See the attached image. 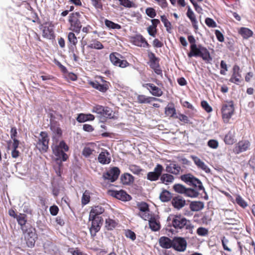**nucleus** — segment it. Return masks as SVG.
<instances>
[{
  "mask_svg": "<svg viewBox=\"0 0 255 255\" xmlns=\"http://www.w3.org/2000/svg\"><path fill=\"white\" fill-rule=\"evenodd\" d=\"M50 128L53 132V138L56 140H58L59 138L62 137L63 133L60 125L57 122L51 123Z\"/></svg>",
  "mask_w": 255,
  "mask_h": 255,
  "instance_id": "20",
  "label": "nucleus"
},
{
  "mask_svg": "<svg viewBox=\"0 0 255 255\" xmlns=\"http://www.w3.org/2000/svg\"><path fill=\"white\" fill-rule=\"evenodd\" d=\"M250 146L251 143L248 140H240L234 146L233 152L235 154H239L248 150Z\"/></svg>",
  "mask_w": 255,
  "mask_h": 255,
  "instance_id": "18",
  "label": "nucleus"
},
{
  "mask_svg": "<svg viewBox=\"0 0 255 255\" xmlns=\"http://www.w3.org/2000/svg\"><path fill=\"white\" fill-rule=\"evenodd\" d=\"M40 137L36 144V148L41 153L46 152L49 148V138L46 131H41Z\"/></svg>",
  "mask_w": 255,
  "mask_h": 255,
  "instance_id": "9",
  "label": "nucleus"
},
{
  "mask_svg": "<svg viewBox=\"0 0 255 255\" xmlns=\"http://www.w3.org/2000/svg\"><path fill=\"white\" fill-rule=\"evenodd\" d=\"M91 194V192L88 190L84 191L81 198V204L83 206L90 202Z\"/></svg>",
  "mask_w": 255,
  "mask_h": 255,
  "instance_id": "45",
  "label": "nucleus"
},
{
  "mask_svg": "<svg viewBox=\"0 0 255 255\" xmlns=\"http://www.w3.org/2000/svg\"><path fill=\"white\" fill-rule=\"evenodd\" d=\"M167 220L171 221V226L176 230L184 229L190 234H193L194 225L190 220L181 215H171L168 218Z\"/></svg>",
  "mask_w": 255,
  "mask_h": 255,
  "instance_id": "1",
  "label": "nucleus"
},
{
  "mask_svg": "<svg viewBox=\"0 0 255 255\" xmlns=\"http://www.w3.org/2000/svg\"><path fill=\"white\" fill-rule=\"evenodd\" d=\"M89 85L93 88L99 90L101 92L105 93L109 89L110 83L104 81V83L101 84L97 81H90Z\"/></svg>",
  "mask_w": 255,
  "mask_h": 255,
  "instance_id": "19",
  "label": "nucleus"
},
{
  "mask_svg": "<svg viewBox=\"0 0 255 255\" xmlns=\"http://www.w3.org/2000/svg\"><path fill=\"white\" fill-rule=\"evenodd\" d=\"M98 161L102 164H108L110 163L111 159L110 153L106 149L102 151L98 157Z\"/></svg>",
  "mask_w": 255,
  "mask_h": 255,
  "instance_id": "25",
  "label": "nucleus"
},
{
  "mask_svg": "<svg viewBox=\"0 0 255 255\" xmlns=\"http://www.w3.org/2000/svg\"><path fill=\"white\" fill-rule=\"evenodd\" d=\"M143 87L147 89L149 92L156 97H160L163 94L161 89L151 83H146L143 84Z\"/></svg>",
  "mask_w": 255,
  "mask_h": 255,
  "instance_id": "22",
  "label": "nucleus"
},
{
  "mask_svg": "<svg viewBox=\"0 0 255 255\" xmlns=\"http://www.w3.org/2000/svg\"><path fill=\"white\" fill-rule=\"evenodd\" d=\"M7 149L8 150H14V149H17L20 141L17 139L14 140H9L7 142Z\"/></svg>",
  "mask_w": 255,
  "mask_h": 255,
  "instance_id": "46",
  "label": "nucleus"
},
{
  "mask_svg": "<svg viewBox=\"0 0 255 255\" xmlns=\"http://www.w3.org/2000/svg\"><path fill=\"white\" fill-rule=\"evenodd\" d=\"M105 24L106 26L109 28L117 29H120L121 28V26L120 24L114 23V22L107 19H105Z\"/></svg>",
  "mask_w": 255,
  "mask_h": 255,
  "instance_id": "51",
  "label": "nucleus"
},
{
  "mask_svg": "<svg viewBox=\"0 0 255 255\" xmlns=\"http://www.w3.org/2000/svg\"><path fill=\"white\" fill-rule=\"evenodd\" d=\"M212 213L209 214V212H205L201 218V221L203 224L207 225L212 221Z\"/></svg>",
  "mask_w": 255,
  "mask_h": 255,
  "instance_id": "55",
  "label": "nucleus"
},
{
  "mask_svg": "<svg viewBox=\"0 0 255 255\" xmlns=\"http://www.w3.org/2000/svg\"><path fill=\"white\" fill-rule=\"evenodd\" d=\"M74 32L71 31L68 33L67 36L68 47L72 52H74V49L76 48V45L78 43L77 38Z\"/></svg>",
  "mask_w": 255,
  "mask_h": 255,
  "instance_id": "23",
  "label": "nucleus"
},
{
  "mask_svg": "<svg viewBox=\"0 0 255 255\" xmlns=\"http://www.w3.org/2000/svg\"><path fill=\"white\" fill-rule=\"evenodd\" d=\"M235 111L233 101L227 102L224 104L221 109L222 117L224 123L227 124L234 114Z\"/></svg>",
  "mask_w": 255,
  "mask_h": 255,
  "instance_id": "6",
  "label": "nucleus"
},
{
  "mask_svg": "<svg viewBox=\"0 0 255 255\" xmlns=\"http://www.w3.org/2000/svg\"><path fill=\"white\" fill-rule=\"evenodd\" d=\"M89 221L92 222L91 227L90 228L91 236L95 237L97 232H98L103 224V219L102 217L89 218Z\"/></svg>",
  "mask_w": 255,
  "mask_h": 255,
  "instance_id": "14",
  "label": "nucleus"
},
{
  "mask_svg": "<svg viewBox=\"0 0 255 255\" xmlns=\"http://www.w3.org/2000/svg\"><path fill=\"white\" fill-rule=\"evenodd\" d=\"M172 243V248L176 251L182 252L186 249L187 243L184 238L174 237Z\"/></svg>",
  "mask_w": 255,
  "mask_h": 255,
  "instance_id": "15",
  "label": "nucleus"
},
{
  "mask_svg": "<svg viewBox=\"0 0 255 255\" xmlns=\"http://www.w3.org/2000/svg\"><path fill=\"white\" fill-rule=\"evenodd\" d=\"M182 181L197 189H204L201 181L191 173L185 174L180 176Z\"/></svg>",
  "mask_w": 255,
  "mask_h": 255,
  "instance_id": "7",
  "label": "nucleus"
},
{
  "mask_svg": "<svg viewBox=\"0 0 255 255\" xmlns=\"http://www.w3.org/2000/svg\"><path fill=\"white\" fill-rule=\"evenodd\" d=\"M163 170V167L162 165L157 164L154 168L153 171L149 172L147 174V179L150 181L158 180L160 178Z\"/></svg>",
  "mask_w": 255,
  "mask_h": 255,
  "instance_id": "17",
  "label": "nucleus"
},
{
  "mask_svg": "<svg viewBox=\"0 0 255 255\" xmlns=\"http://www.w3.org/2000/svg\"><path fill=\"white\" fill-rule=\"evenodd\" d=\"M69 150V146L64 140H61L58 144L52 147L53 154L57 157L56 161L60 160V164L62 161H65L68 158V155L65 152Z\"/></svg>",
  "mask_w": 255,
  "mask_h": 255,
  "instance_id": "3",
  "label": "nucleus"
},
{
  "mask_svg": "<svg viewBox=\"0 0 255 255\" xmlns=\"http://www.w3.org/2000/svg\"><path fill=\"white\" fill-rule=\"evenodd\" d=\"M121 181L124 185H130L134 181V177L130 174L125 173L121 176Z\"/></svg>",
  "mask_w": 255,
  "mask_h": 255,
  "instance_id": "34",
  "label": "nucleus"
},
{
  "mask_svg": "<svg viewBox=\"0 0 255 255\" xmlns=\"http://www.w3.org/2000/svg\"><path fill=\"white\" fill-rule=\"evenodd\" d=\"M186 188L182 184H176L173 186V189L174 191L179 193H185L186 192Z\"/></svg>",
  "mask_w": 255,
  "mask_h": 255,
  "instance_id": "57",
  "label": "nucleus"
},
{
  "mask_svg": "<svg viewBox=\"0 0 255 255\" xmlns=\"http://www.w3.org/2000/svg\"><path fill=\"white\" fill-rule=\"evenodd\" d=\"M181 170V167L177 164L174 163H171L167 165L165 168V171L169 173L174 175H178L179 174Z\"/></svg>",
  "mask_w": 255,
  "mask_h": 255,
  "instance_id": "29",
  "label": "nucleus"
},
{
  "mask_svg": "<svg viewBox=\"0 0 255 255\" xmlns=\"http://www.w3.org/2000/svg\"><path fill=\"white\" fill-rule=\"evenodd\" d=\"M137 208L139 210V212L137 214V216L143 220L147 221L150 215L149 205L145 202H140L137 203Z\"/></svg>",
  "mask_w": 255,
  "mask_h": 255,
  "instance_id": "12",
  "label": "nucleus"
},
{
  "mask_svg": "<svg viewBox=\"0 0 255 255\" xmlns=\"http://www.w3.org/2000/svg\"><path fill=\"white\" fill-rule=\"evenodd\" d=\"M88 47L91 49L101 50L104 48V46L100 41L95 39L91 41L90 43L88 45Z\"/></svg>",
  "mask_w": 255,
  "mask_h": 255,
  "instance_id": "41",
  "label": "nucleus"
},
{
  "mask_svg": "<svg viewBox=\"0 0 255 255\" xmlns=\"http://www.w3.org/2000/svg\"><path fill=\"white\" fill-rule=\"evenodd\" d=\"M148 57L149 59L148 63L150 67L157 75L160 76L162 78V70L159 64L160 59L156 57L155 54L152 52H148Z\"/></svg>",
  "mask_w": 255,
  "mask_h": 255,
  "instance_id": "8",
  "label": "nucleus"
},
{
  "mask_svg": "<svg viewBox=\"0 0 255 255\" xmlns=\"http://www.w3.org/2000/svg\"><path fill=\"white\" fill-rule=\"evenodd\" d=\"M205 22L206 24L209 27L214 28L217 27V24L216 22L211 18H206L205 19Z\"/></svg>",
  "mask_w": 255,
  "mask_h": 255,
  "instance_id": "62",
  "label": "nucleus"
},
{
  "mask_svg": "<svg viewBox=\"0 0 255 255\" xmlns=\"http://www.w3.org/2000/svg\"><path fill=\"white\" fill-rule=\"evenodd\" d=\"M171 203L175 208L180 209L185 206V201L182 197L178 196L173 198Z\"/></svg>",
  "mask_w": 255,
  "mask_h": 255,
  "instance_id": "32",
  "label": "nucleus"
},
{
  "mask_svg": "<svg viewBox=\"0 0 255 255\" xmlns=\"http://www.w3.org/2000/svg\"><path fill=\"white\" fill-rule=\"evenodd\" d=\"M120 2V5L127 7L131 8L135 7V4L134 2L131 1L129 0H118Z\"/></svg>",
  "mask_w": 255,
  "mask_h": 255,
  "instance_id": "54",
  "label": "nucleus"
},
{
  "mask_svg": "<svg viewBox=\"0 0 255 255\" xmlns=\"http://www.w3.org/2000/svg\"><path fill=\"white\" fill-rule=\"evenodd\" d=\"M160 18L161 21L163 23L164 26L166 27V31L170 33L172 29L171 22L167 19L165 15H161Z\"/></svg>",
  "mask_w": 255,
  "mask_h": 255,
  "instance_id": "50",
  "label": "nucleus"
},
{
  "mask_svg": "<svg viewBox=\"0 0 255 255\" xmlns=\"http://www.w3.org/2000/svg\"><path fill=\"white\" fill-rule=\"evenodd\" d=\"M240 72V67L237 65H235L233 68V74L230 79V82L238 84L241 81L242 76Z\"/></svg>",
  "mask_w": 255,
  "mask_h": 255,
  "instance_id": "21",
  "label": "nucleus"
},
{
  "mask_svg": "<svg viewBox=\"0 0 255 255\" xmlns=\"http://www.w3.org/2000/svg\"><path fill=\"white\" fill-rule=\"evenodd\" d=\"M147 220L148 221L149 228L152 231H157L160 229V224L156 221L154 217H152L150 215L149 218Z\"/></svg>",
  "mask_w": 255,
  "mask_h": 255,
  "instance_id": "35",
  "label": "nucleus"
},
{
  "mask_svg": "<svg viewBox=\"0 0 255 255\" xmlns=\"http://www.w3.org/2000/svg\"><path fill=\"white\" fill-rule=\"evenodd\" d=\"M18 224L20 226V229L22 230V228L23 227L24 229L29 227V225H26V223L27 222L26 220V216L24 214H19L18 215L17 217L16 218Z\"/></svg>",
  "mask_w": 255,
  "mask_h": 255,
  "instance_id": "42",
  "label": "nucleus"
},
{
  "mask_svg": "<svg viewBox=\"0 0 255 255\" xmlns=\"http://www.w3.org/2000/svg\"><path fill=\"white\" fill-rule=\"evenodd\" d=\"M208 233V230L204 227H199L197 230V234L200 236H206Z\"/></svg>",
  "mask_w": 255,
  "mask_h": 255,
  "instance_id": "60",
  "label": "nucleus"
},
{
  "mask_svg": "<svg viewBox=\"0 0 255 255\" xmlns=\"http://www.w3.org/2000/svg\"><path fill=\"white\" fill-rule=\"evenodd\" d=\"M104 107L101 105H96L94 107L92 110V112L97 113L102 116L104 111Z\"/></svg>",
  "mask_w": 255,
  "mask_h": 255,
  "instance_id": "63",
  "label": "nucleus"
},
{
  "mask_svg": "<svg viewBox=\"0 0 255 255\" xmlns=\"http://www.w3.org/2000/svg\"><path fill=\"white\" fill-rule=\"evenodd\" d=\"M123 58V56L118 52H113L110 55V60L112 63L122 68L129 65V63L126 60L122 59Z\"/></svg>",
  "mask_w": 255,
  "mask_h": 255,
  "instance_id": "11",
  "label": "nucleus"
},
{
  "mask_svg": "<svg viewBox=\"0 0 255 255\" xmlns=\"http://www.w3.org/2000/svg\"><path fill=\"white\" fill-rule=\"evenodd\" d=\"M160 199L162 202H168L172 198L171 194L166 190H164L160 194Z\"/></svg>",
  "mask_w": 255,
  "mask_h": 255,
  "instance_id": "48",
  "label": "nucleus"
},
{
  "mask_svg": "<svg viewBox=\"0 0 255 255\" xmlns=\"http://www.w3.org/2000/svg\"><path fill=\"white\" fill-rule=\"evenodd\" d=\"M232 240L233 239L231 238L223 237L222 238V244L225 250L229 252L231 251L230 247L232 246Z\"/></svg>",
  "mask_w": 255,
  "mask_h": 255,
  "instance_id": "39",
  "label": "nucleus"
},
{
  "mask_svg": "<svg viewBox=\"0 0 255 255\" xmlns=\"http://www.w3.org/2000/svg\"><path fill=\"white\" fill-rule=\"evenodd\" d=\"M81 14L79 12H75L70 13L68 16V22L70 24L69 29L77 34L80 32L82 27L80 19Z\"/></svg>",
  "mask_w": 255,
  "mask_h": 255,
  "instance_id": "4",
  "label": "nucleus"
},
{
  "mask_svg": "<svg viewBox=\"0 0 255 255\" xmlns=\"http://www.w3.org/2000/svg\"><path fill=\"white\" fill-rule=\"evenodd\" d=\"M104 211V208L101 206H93L90 212L89 217L93 218L94 219V218L101 217L99 215L103 213Z\"/></svg>",
  "mask_w": 255,
  "mask_h": 255,
  "instance_id": "27",
  "label": "nucleus"
},
{
  "mask_svg": "<svg viewBox=\"0 0 255 255\" xmlns=\"http://www.w3.org/2000/svg\"><path fill=\"white\" fill-rule=\"evenodd\" d=\"M118 224V222L109 218L106 220L105 228L109 231L113 230L117 226Z\"/></svg>",
  "mask_w": 255,
  "mask_h": 255,
  "instance_id": "44",
  "label": "nucleus"
},
{
  "mask_svg": "<svg viewBox=\"0 0 255 255\" xmlns=\"http://www.w3.org/2000/svg\"><path fill=\"white\" fill-rule=\"evenodd\" d=\"M22 231L27 246L29 248L33 247L35 245L36 240L37 238L35 228L29 225V227L25 229L23 227Z\"/></svg>",
  "mask_w": 255,
  "mask_h": 255,
  "instance_id": "5",
  "label": "nucleus"
},
{
  "mask_svg": "<svg viewBox=\"0 0 255 255\" xmlns=\"http://www.w3.org/2000/svg\"><path fill=\"white\" fill-rule=\"evenodd\" d=\"M146 14L150 18H154L156 15L155 10L152 7H148L145 10Z\"/></svg>",
  "mask_w": 255,
  "mask_h": 255,
  "instance_id": "61",
  "label": "nucleus"
},
{
  "mask_svg": "<svg viewBox=\"0 0 255 255\" xmlns=\"http://www.w3.org/2000/svg\"><path fill=\"white\" fill-rule=\"evenodd\" d=\"M175 119H178L180 121L183 122L184 124H192L187 116L181 113L178 114V115L176 116Z\"/></svg>",
  "mask_w": 255,
  "mask_h": 255,
  "instance_id": "56",
  "label": "nucleus"
},
{
  "mask_svg": "<svg viewBox=\"0 0 255 255\" xmlns=\"http://www.w3.org/2000/svg\"><path fill=\"white\" fill-rule=\"evenodd\" d=\"M165 114L168 117L176 118V113L173 103H169L165 108Z\"/></svg>",
  "mask_w": 255,
  "mask_h": 255,
  "instance_id": "30",
  "label": "nucleus"
},
{
  "mask_svg": "<svg viewBox=\"0 0 255 255\" xmlns=\"http://www.w3.org/2000/svg\"><path fill=\"white\" fill-rule=\"evenodd\" d=\"M102 116L108 119H112L113 118V110L109 107H104V111Z\"/></svg>",
  "mask_w": 255,
  "mask_h": 255,
  "instance_id": "53",
  "label": "nucleus"
},
{
  "mask_svg": "<svg viewBox=\"0 0 255 255\" xmlns=\"http://www.w3.org/2000/svg\"><path fill=\"white\" fill-rule=\"evenodd\" d=\"M204 204L201 201L192 202L190 204V208L192 211H199L203 209Z\"/></svg>",
  "mask_w": 255,
  "mask_h": 255,
  "instance_id": "43",
  "label": "nucleus"
},
{
  "mask_svg": "<svg viewBox=\"0 0 255 255\" xmlns=\"http://www.w3.org/2000/svg\"><path fill=\"white\" fill-rule=\"evenodd\" d=\"M201 106L202 108L207 113H210L213 111L212 108L206 101H202L201 102Z\"/></svg>",
  "mask_w": 255,
  "mask_h": 255,
  "instance_id": "59",
  "label": "nucleus"
},
{
  "mask_svg": "<svg viewBox=\"0 0 255 255\" xmlns=\"http://www.w3.org/2000/svg\"><path fill=\"white\" fill-rule=\"evenodd\" d=\"M236 203L243 209L248 207L247 202L239 194L236 195Z\"/></svg>",
  "mask_w": 255,
  "mask_h": 255,
  "instance_id": "49",
  "label": "nucleus"
},
{
  "mask_svg": "<svg viewBox=\"0 0 255 255\" xmlns=\"http://www.w3.org/2000/svg\"><path fill=\"white\" fill-rule=\"evenodd\" d=\"M92 5L96 8L103 10V4L101 0H91Z\"/></svg>",
  "mask_w": 255,
  "mask_h": 255,
  "instance_id": "64",
  "label": "nucleus"
},
{
  "mask_svg": "<svg viewBox=\"0 0 255 255\" xmlns=\"http://www.w3.org/2000/svg\"><path fill=\"white\" fill-rule=\"evenodd\" d=\"M133 43L138 46L149 47L150 45L148 43L145 39L141 35H136L133 38Z\"/></svg>",
  "mask_w": 255,
  "mask_h": 255,
  "instance_id": "26",
  "label": "nucleus"
},
{
  "mask_svg": "<svg viewBox=\"0 0 255 255\" xmlns=\"http://www.w3.org/2000/svg\"><path fill=\"white\" fill-rule=\"evenodd\" d=\"M192 158L198 167L202 169L206 173H209L210 172V168L199 158L197 156H192Z\"/></svg>",
  "mask_w": 255,
  "mask_h": 255,
  "instance_id": "33",
  "label": "nucleus"
},
{
  "mask_svg": "<svg viewBox=\"0 0 255 255\" xmlns=\"http://www.w3.org/2000/svg\"><path fill=\"white\" fill-rule=\"evenodd\" d=\"M160 179L162 183L165 184V185H169L173 182L174 177L171 174L163 173L162 174H161Z\"/></svg>",
  "mask_w": 255,
  "mask_h": 255,
  "instance_id": "38",
  "label": "nucleus"
},
{
  "mask_svg": "<svg viewBox=\"0 0 255 255\" xmlns=\"http://www.w3.org/2000/svg\"><path fill=\"white\" fill-rule=\"evenodd\" d=\"M236 131L234 128L230 130L225 135L224 141L226 144L233 145L236 141Z\"/></svg>",
  "mask_w": 255,
  "mask_h": 255,
  "instance_id": "24",
  "label": "nucleus"
},
{
  "mask_svg": "<svg viewBox=\"0 0 255 255\" xmlns=\"http://www.w3.org/2000/svg\"><path fill=\"white\" fill-rule=\"evenodd\" d=\"M190 52L188 53L189 57H200L206 63H211L212 57L205 47L201 45H190Z\"/></svg>",
  "mask_w": 255,
  "mask_h": 255,
  "instance_id": "2",
  "label": "nucleus"
},
{
  "mask_svg": "<svg viewBox=\"0 0 255 255\" xmlns=\"http://www.w3.org/2000/svg\"><path fill=\"white\" fill-rule=\"evenodd\" d=\"M129 170L134 174L139 175L143 170L139 166L134 164H131L129 166Z\"/></svg>",
  "mask_w": 255,
  "mask_h": 255,
  "instance_id": "52",
  "label": "nucleus"
},
{
  "mask_svg": "<svg viewBox=\"0 0 255 255\" xmlns=\"http://www.w3.org/2000/svg\"><path fill=\"white\" fill-rule=\"evenodd\" d=\"M120 173L121 171L118 167H113L103 173V178L105 180L114 182L118 179Z\"/></svg>",
  "mask_w": 255,
  "mask_h": 255,
  "instance_id": "13",
  "label": "nucleus"
},
{
  "mask_svg": "<svg viewBox=\"0 0 255 255\" xmlns=\"http://www.w3.org/2000/svg\"><path fill=\"white\" fill-rule=\"evenodd\" d=\"M95 119V117L93 115L89 114H80L78 115L77 118H76L77 121L79 123H84L87 121H92Z\"/></svg>",
  "mask_w": 255,
  "mask_h": 255,
  "instance_id": "36",
  "label": "nucleus"
},
{
  "mask_svg": "<svg viewBox=\"0 0 255 255\" xmlns=\"http://www.w3.org/2000/svg\"><path fill=\"white\" fill-rule=\"evenodd\" d=\"M187 16L189 18L190 20L192 26L194 29L195 30H197L198 29V22L197 21V19L196 18V16L193 12V11L192 10L191 8L189 6H188V9L186 13Z\"/></svg>",
  "mask_w": 255,
  "mask_h": 255,
  "instance_id": "31",
  "label": "nucleus"
},
{
  "mask_svg": "<svg viewBox=\"0 0 255 255\" xmlns=\"http://www.w3.org/2000/svg\"><path fill=\"white\" fill-rule=\"evenodd\" d=\"M201 190H204V189H197L194 188V189L186 188L184 194L190 197H196L199 195V191Z\"/></svg>",
  "mask_w": 255,
  "mask_h": 255,
  "instance_id": "47",
  "label": "nucleus"
},
{
  "mask_svg": "<svg viewBox=\"0 0 255 255\" xmlns=\"http://www.w3.org/2000/svg\"><path fill=\"white\" fill-rule=\"evenodd\" d=\"M108 194L123 201H129L131 199V196L123 190H109L108 191Z\"/></svg>",
  "mask_w": 255,
  "mask_h": 255,
  "instance_id": "16",
  "label": "nucleus"
},
{
  "mask_svg": "<svg viewBox=\"0 0 255 255\" xmlns=\"http://www.w3.org/2000/svg\"><path fill=\"white\" fill-rule=\"evenodd\" d=\"M94 150L89 147L85 146L83 149L82 155L85 157H89L93 154Z\"/></svg>",
  "mask_w": 255,
  "mask_h": 255,
  "instance_id": "58",
  "label": "nucleus"
},
{
  "mask_svg": "<svg viewBox=\"0 0 255 255\" xmlns=\"http://www.w3.org/2000/svg\"><path fill=\"white\" fill-rule=\"evenodd\" d=\"M238 32L244 39H248L252 36L253 34V32L247 27L240 28Z\"/></svg>",
  "mask_w": 255,
  "mask_h": 255,
  "instance_id": "40",
  "label": "nucleus"
},
{
  "mask_svg": "<svg viewBox=\"0 0 255 255\" xmlns=\"http://www.w3.org/2000/svg\"><path fill=\"white\" fill-rule=\"evenodd\" d=\"M54 25L51 21L44 22L41 25L40 29L42 30V35L44 38L48 39H53L55 38L54 31Z\"/></svg>",
  "mask_w": 255,
  "mask_h": 255,
  "instance_id": "10",
  "label": "nucleus"
},
{
  "mask_svg": "<svg viewBox=\"0 0 255 255\" xmlns=\"http://www.w3.org/2000/svg\"><path fill=\"white\" fill-rule=\"evenodd\" d=\"M173 239L171 240L167 237L163 236L159 239V244L163 249L172 248Z\"/></svg>",
  "mask_w": 255,
  "mask_h": 255,
  "instance_id": "28",
  "label": "nucleus"
},
{
  "mask_svg": "<svg viewBox=\"0 0 255 255\" xmlns=\"http://www.w3.org/2000/svg\"><path fill=\"white\" fill-rule=\"evenodd\" d=\"M159 99L152 97H147L144 95H139L137 97V102L139 104H148L151 101H157Z\"/></svg>",
  "mask_w": 255,
  "mask_h": 255,
  "instance_id": "37",
  "label": "nucleus"
}]
</instances>
